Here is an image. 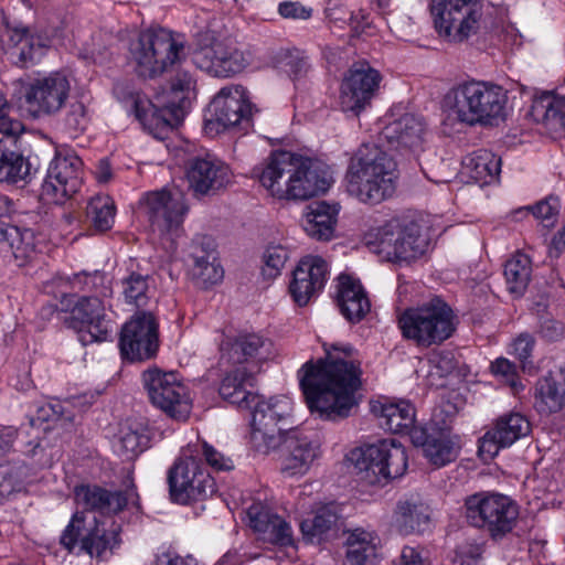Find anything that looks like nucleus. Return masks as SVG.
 <instances>
[{
  "mask_svg": "<svg viewBox=\"0 0 565 565\" xmlns=\"http://www.w3.org/2000/svg\"><path fill=\"white\" fill-rule=\"evenodd\" d=\"M323 350L324 359L302 365L299 382L310 412L337 422L349 417L359 405L361 361L350 344L323 343Z\"/></svg>",
  "mask_w": 565,
  "mask_h": 565,
  "instance_id": "1",
  "label": "nucleus"
},
{
  "mask_svg": "<svg viewBox=\"0 0 565 565\" xmlns=\"http://www.w3.org/2000/svg\"><path fill=\"white\" fill-rule=\"evenodd\" d=\"M396 162L375 145H362L350 160L348 192L363 203L376 204L395 191Z\"/></svg>",
  "mask_w": 565,
  "mask_h": 565,
  "instance_id": "2",
  "label": "nucleus"
},
{
  "mask_svg": "<svg viewBox=\"0 0 565 565\" xmlns=\"http://www.w3.org/2000/svg\"><path fill=\"white\" fill-rule=\"evenodd\" d=\"M505 90L492 82L469 81L452 87L444 97V106L458 121L493 125L504 119Z\"/></svg>",
  "mask_w": 565,
  "mask_h": 565,
  "instance_id": "3",
  "label": "nucleus"
},
{
  "mask_svg": "<svg viewBox=\"0 0 565 565\" xmlns=\"http://www.w3.org/2000/svg\"><path fill=\"white\" fill-rule=\"evenodd\" d=\"M457 324L452 308L439 297L407 308L397 318L403 338L424 349L447 341L454 335Z\"/></svg>",
  "mask_w": 565,
  "mask_h": 565,
  "instance_id": "4",
  "label": "nucleus"
},
{
  "mask_svg": "<svg viewBox=\"0 0 565 565\" xmlns=\"http://www.w3.org/2000/svg\"><path fill=\"white\" fill-rule=\"evenodd\" d=\"M130 61L143 78H156L185 60V46L180 35L167 29H149L130 42Z\"/></svg>",
  "mask_w": 565,
  "mask_h": 565,
  "instance_id": "5",
  "label": "nucleus"
},
{
  "mask_svg": "<svg viewBox=\"0 0 565 565\" xmlns=\"http://www.w3.org/2000/svg\"><path fill=\"white\" fill-rule=\"evenodd\" d=\"M195 81L188 71H179L171 79L168 90H162L151 102L136 96L132 107L136 118L150 131L172 128L183 116V109Z\"/></svg>",
  "mask_w": 565,
  "mask_h": 565,
  "instance_id": "6",
  "label": "nucleus"
},
{
  "mask_svg": "<svg viewBox=\"0 0 565 565\" xmlns=\"http://www.w3.org/2000/svg\"><path fill=\"white\" fill-rule=\"evenodd\" d=\"M254 411L250 423L249 444L260 454L268 455L279 447L287 428L291 424L292 401L285 396H274L268 399L253 402Z\"/></svg>",
  "mask_w": 565,
  "mask_h": 565,
  "instance_id": "7",
  "label": "nucleus"
},
{
  "mask_svg": "<svg viewBox=\"0 0 565 565\" xmlns=\"http://www.w3.org/2000/svg\"><path fill=\"white\" fill-rule=\"evenodd\" d=\"M469 524L486 530L493 540L512 532L519 518V507L510 497L498 492H478L465 500Z\"/></svg>",
  "mask_w": 565,
  "mask_h": 565,
  "instance_id": "8",
  "label": "nucleus"
},
{
  "mask_svg": "<svg viewBox=\"0 0 565 565\" xmlns=\"http://www.w3.org/2000/svg\"><path fill=\"white\" fill-rule=\"evenodd\" d=\"M120 526L113 520L87 521L83 512H76L63 531L60 543L68 552L76 546L90 557L105 558L119 544Z\"/></svg>",
  "mask_w": 565,
  "mask_h": 565,
  "instance_id": "9",
  "label": "nucleus"
},
{
  "mask_svg": "<svg viewBox=\"0 0 565 565\" xmlns=\"http://www.w3.org/2000/svg\"><path fill=\"white\" fill-rule=\"evenodd\" d=\"M361 479L370 484L402 477L407 469V454L395 439H384L366 445L350 454Z\"/></svg>",
  "mask_w": 565,
  "mask_h": 565,
  "instance_id": "10",
  "label": "nucleus"
},
{
  "mask_svg": "<svg viewBox=\"0 0 565 565\" xmlns=\"http://www.w3.org/2000/svg\"><path fill=\"white\" fill-rule=\"evenodd\" d=\"M140 206L152 232L173 248L177 238L183 234V222L189 212L185 195L179 190H156L143 195Z\"/></svg>",
  "mask_w": 565,
  "mask_h": 565,
  "instance_id": "11",
  "label": "nucleus"
},
{
  "mask_svg": "<svg viewBox=\"0 0 565 565\" xmlns=\"http://www.w3.org/2000/svg\"><path fill=\"white\" fill-rule=\"evenodd\" d=\"M435 28L449 42L461 43L483 28L480 0H433Z\"/></svg>",
  "mask_w": 565,
  "mask_h": 565,
  "instance_id": "12",
  "label": "nucleus"
},
{
  "mask_svg": "<svg viewBox=\"0 0 565 565\" xmlns=\"http://www.w3.org/2000/svg\"><path fill=\"white\" fill-rule=\"evenodd\" d=\"M169 494L178 504L203 501L216 491L214 479L207 470L184 449L168 470Z\"/></svg>",
  "mask_w": 565,
  "mask_h": 565,
  "instance_id": "13",
  "label": "nucleus"
},
{
  "mask_svg": "<svg viewBox=\"0 0 565 565\" xmlns=\"http://www.w3.org/2000/svg\"><path fill=\"white\" fill-rule=\"evenodd\" d=\"M192 61L200 70L215 77H231L248 67L253 62L249 51L232 41H220L210 32L201 34Z\"/></svg>",
  "mask_w": 565,
  "mask_h": 565,
  "instance_id": "14",
  "label": "nucleus"
},
{
  "mask_svg": "<svg viewBox=\"0 0 565 565\" xmlns=\"http://www.w3.org/2000/svg\"><path fill=\"white\" fill-rule=\"evenodd\" d=\"M142 382L154 406L178 420L189 417L192 401L188 387L174 372L148 370L142 374Z\"/></svg>",
  "mask_w": 565,
  "mask_h": 565,
  "instance_id": "15",
  "label": "nucleus"
},
{
  "mask_svg": "<svg viewBox=\"0 0 565 565\" xmlns=\"http://www.w3.org/2000/svg\"><path fill=\"white\" fill-rule=\"evenodd\" d=\"M71 90L68 75L55 71L33 78L25 87L24 102L34 118L54 116L65 106Z\"/></svg>",
  "mask_w": 565,
  "mask_h": 565,
  "instance_id": "16",
  "label": "nucleus"
},
{
  "mask_svg": "<svg viewBox=\"0 0 565 565\" xmlns=\"http://www.w3.org/2000/svg\"><path fill=\"white\" fill-rule=\"evenodd\" d=\"M382 75L367 62L354 63L344 74L339 95V105L345 113L359 116L376 95Z\"/></svg>",
  "mask_w": 565,
  "mask_h": 565,
  "instance_id": "17",
  "label": "nucleus"
},
{
  "mask_svg": "<svg viewBox=\"0 0 565 565\" xmlns=\"http://www.w3.org/2000/svg\"><path fill=\"white\" fill-rule=\"evenodd\" d=\"M158 328V321L151 312H137L122 327L119 340L121 356L130 362L153 358L159 348Z\"/></svg>",
  "mask_w": 565,
  "mask_h": 565,
  "instance_id": "18",
  "label": "nucleus"
},
{
  "mask_svg": "<svg viewBox=\"0 0 565 565\" xmlns=\"http://www.w3.org/2000/svg\"><path fill=\"white\" fill-rule=\"evenodd\" d=\"M81 173L82 160L75 153L56 151L42 185V195L54 203H63L79 190Z\"/></svg>",
  "mask_w": 565,
  "mask_h": 565,
  "instance_id": "19",
  "label": "nucleus"
},
{
  "mask_svg": "<svg viewBox=\"0 0 565 565\" xmlns=\"http://www.w3.org/2000/svg\"><path fill=\"white\" fill-rule=\"evenodd\" d=\"M70 327L77 331L83 345L106 341L111 330L106 319L105 300L81 297L71 310Z\"/></svg>",
  "mask_w": 565,
  "mask_h": 565,
  "instance_id": "20",
  "label": "nucleus"
},
{
  "mask_svg": "<svg viewBox=\"0 0 565 565\" xmlns=\"http://www.w3.org/2000/svg\"><path fill=\"white\" fill-rule=\"evenodd\" d=\"M189 189L194 196L211 195L225 189L232 179L230 167L213 154L191 158L185 168Z\"/></svg>",
  "mask_w": 565,
  "mask_h": 565,
  "instance_id": "21",
  "label": "nucleus"
},
{
  "mask_svg": "<svg viewBox=\"0 0 565 565\" xmlns=\"http://www.w3.org/2000/svg\"><path fill=\"white\" fill-rule=\"evenodd\" d=\"M279 452L280 471L288 476H302L320 455V444L299 430H290L276 449Z\"/></svg>",
  "mask_w": 565,
  "mask_h": 565,
  "instance_id": "22",
  "label": "nucleus"
},
{
  "mask_svg": "<svg viewBox=\"0 0 565 565\" xmlns=\"http://www.w3.org/2000/svg\"><path fill=\"white\" fill-rule=\"evenodd\" d=\"M530 433L531 424L524 415L521 413L504 414L480 438L479 455L484 460L493 459L501 449L512 446Z\"/></svg>",
  "mask_w": 565,
  "mask_h": 565,
  "instance_id": "23",
  "label": "nucleus"
},
{
  "mask_svg": "<svg viewBox=\"0 0 565 565\" xmlns=\"http://www.w3.org/2000/svg\"><path fill=\"white\" fill-rule=\"evenodd\" d=\"M210 111L215 121L224 128L243 125L250 126L253 106L246 89L241 85L223 87L212 99Z\"/></svg>",
  "mask_w": 565,
  "mask_h": 565,
  "instance_id": "24",
  "label": "nucleus"
},
{
  "mask_svg": "<svg viewBox=\"0 0 565 565\" xmlns=\"http://www.w3.org/2000/svg\"><path fill=\"white\" fill-rule=\"evenodd\" d=\"M295 162L288 200H308L330 188L332 177L326 163L297 154Z\"/></svg>",
  "mask_w": 565,
  "mask_h": 565,
  "instance_id": "25",
  "label": "nucleus"
},
{
  "mask_svg": "<svg viewBox=\"0 0 565 565\" xmlns=\"http://www.w3.org/2000/svg\"><path fill=\"white\" fill-rule=\"evenodd\" d=\"M2 47L13 63L28 66L43 56L47 40L33 34L26 26L7 24L0 34Z\"/></svg>",
  "mask_w": 565,
  "mask_h": 565,
  "instance_id": "26",
  "label": "nucleus"
},
{
  "mask_svg": "<svg viewBox=\"0 0 565 565\" xmlns=\"http://www.w3.org/2000/svg\"><path fill=\"white\" fill-rule=\"evenodd\" d=\"M327 262L320 256L303 257L292 273L289 291L299 306H306L311 297L320 291L327 281Z\"/></svg>",
  "mask_w": 565,
  "mask_h": 565,
  "instance_id": "27",
  "label": "nucleus"
},
{
  "mask_svg": "<svg viewBox=\"0 0 565 565\" xmlns=\"http://www.w3.org/2000/svg\"><path fill=\"white\" fill-rule=\"evenodd\" d=\"M77 504L87 510L98 511L103 514H117L128 504L138 499L135 486L125 491H109L98 486L81 484L74 489Z\"/></svg>",
  "mask_w": 565,
  "mask_h": 565,
  "instance_id": "28",
  "label": "nucleus"
},
{
  "mask_svg": "<svg viewBox=\"0 0 565 565\" xmlns=\"http://www.w3.org/2000/svg\"><path fill=\"white\" fill-rule=\"evenodd\" d=\"M295 160L296 154L290 151H275L257 173L260 184L274 198L288 200Z\"/></svg>",
  "mask_w": 565,
  "mask_h": 565,
  "instance_id": "29",
  "label": "nucleus"
},
{
  "mask_svg": "<svg viewBox=\"0 0 565 565\" xmlns=\"http://www.w3.org/2000/svg\"><path fill=\"white\" fill-rule=\"evenodd\" d=\"M222 359L227 363L243 364L264 361L273 355V342L257 333L239 334L222 344Z\"/></svg>",
  "mask_w": 565,
  "mask_h": 565,
  "instance_id": "30",
  "label": "nucleus"
},
{
  "mask_svg": "<svg viewBox=\"0 0 565 565\" xmlns=\"http://www.w3.org/2000/svg\"><path fill=\"white\" fill-rule=\"evenodd\" d=\"M426 124L415 114H404L390 121L382 130V138L395 149H417L425 139Z\"/></svg>",
  "mask_w": 565,
  "mask_h": 565,
  "instance_id": "31",
  "label": "nucleus"
},
{
  "mask_svg": "<svg viewBox=\"0 0 565 565\" xmlns=\"http://www.w3.org/2000/svg\"><path fill=\"white\" fill-rule=\"evenodd\" d=\"M341 206L337 202L316 201L305 207L302 227L313 239L328 242L334 237Z\"/></svg>",
  "mask_w": 565,
  "mask_h": 565,
  "instance_id": "32",
  "label": "nucleus"
},
{
  "mask_svg": "<svg viewBox=\"0 0 565 565\" xmlns=\"http://www.w3.org/2000/svg\"><path fill=\"white\" fill-rule=\"evenodd\" d=\"M249 525L273 544L290 546L294 544L291 526L279 515L271 513L262 503H253L247 509Z\"/></svg>",
  "mask_w": 565,
  "mask_h": 565,
  "instance_id": "33",
  "label": "nucleus"
},
{
  "mask_svg": "<svg viewBox=\"0 0 565 565\" xmlns=\"http://www.w3.org/2000/svg\"><path fill=\"white\" fill-rule=\"evenodd\" d=\"M338 306L350 322H360L371 310V302L359 279L349 275L338 278Z\"/></svg>",
  "mask_w": 565,
  "mask_h": 565,
  "instance_id": "34",
  "label": "nucleus"
},
{
  "mask_svg": "<svg viewBox=\"0 0 565 565\" xmlns=\"http://www.w3.org/2000/svg\"><path fill=\"white\" fill-rule=\"evenodd\" d=\"M371 412L379 418L381 427L393 434L408 433L415 425V407L405 399L372 402Z\"/></svg>",
  "mask_w": 565,
  "mask_h": 565,
  "instance_id": "35",
  "label": "nucleus"
},
{
  "mask_svg": "<svg viewBox=\"0 0 565 565\" xmlns=\"http://www.w3.org/2000/svg\"><path fill=\"white\" fill-rule=\"evenodd\" d=\"M531 116L556 137H565V96L544 92L535 97Z\"/></svg>",
  "mask_w": 565,
  "mask_h": 565,
  "instance_id": "36",
  "label": "nucleus"
},
{
  "mask_svg": "<svg viewBox=\"0 0 565 565\" xmlns=\"http://www.w3.org/2000/svg\"><path fill=\"white\" fill-rule=\"evenodd\" d=\"M536 407L541 413H555L565 406V370L550 373L537 381Z\"/></svg>",
  "mask_w": 565,
  "mask_h": 565,
  "instance_id": "37",
  "label": "nucleus"
},
{
  "mask_svg": "<svg viewBox=\"0 0 565 565\" xmlns=\"http://www.w3.org/2000/svg\"><path fill=\"white\" fill-rule=\"evenodd\" d=\"M430 522L428 505L419 501H404L397 504L394 524L401 534L422 533Z\"/></svg>",
  "mask_w": 565,
  "mask_h": 565,
  "instance_id": "38",
  "label": "nucleus"
},
{
  "mask_svg": "<svg viewBox=\"0 0 565 565\" xmlns=\"http://www.w3.org/2000/svg\"><path fill=\"white\" fill-rule=\"evenodd\" d=\"M253 376L245 366L237 367L228 372L222 380L218 392L220 395L239 407H252L257 396L246 390V385H252Z\"/></svg>",
  "mask_w": 565,
  "mask_h": 565,
  "instance_id": "39",
  "label": "nucleus"
},
{
  "mask_svg": "<svg viewBox=\"0 0 565 565\" xmlns=\"http://www.w3.org/2000/svg\"><path fill=\"white\" fill-rule=\"evenodd\" d=\"M399 223L396 220L387 221L385 224L371 227L363 236L365 246L372 252L382 256L385 260H396V236L399 233Z\"/></svg>",
  "mask_w": 565,
  "mask_h": 565,
  "instance_id": "40",
  "label": "nucleus"
},
{
  "mask_svg": "<svg viewBox=\"0 0 565 565\" xmlns=\"http://www.w3.org/2000/svg\"><path fill=\"white\" fill-rule=\"evenodd\" d=\"M191 257L193 259L191 274L198 285L207 287L222 280L224 271L217 262L214 248L205 249L195 246Z\"/></svg>",
  "mask_w": 565,
  "mask_h": 565,
  "instance_id": "41",
  "label": "nucleus"
},
{
  "mask_svg": "<svg viewBox=\"0 0 565 565\" xmlns=\"http://www.w3.org/2000/svg\"><path fill=\"white\" fill-rule=\"evenodd\" d=\"M463 163L470 178L480 184L493 182L501 171V158L486 149L466 157Z\"/></svg>",
  "mask_w": 565,
  "mask_h": 565,
  "instance_id": "42",
  "label": "nucleus"
},
{
  "mask_svg": "<svg viewBox=\"0 0 565 565\" xmlns=\"http://www.w3.org/2000/svg\"><path fill=\"white\" fill-rule=\"evenodd\" d=\"M395 245V262H411L425 253L428 242L426 237L420 234L418 225L409 224L399 228Z\"/></svg>",
  "mask_w": 565,
  "mask_h": 565,
  "instance_id": "43",
  "label": "nucleus"
},
{
  "mask_svg": "<svg viewBox=\"0 0 565 565\" xmlns=\"http://www.w3.org/2000/svg\"><path fill=\"white\" fill-rule=\"evenodd\" d=\"M148 445V437L140 424L126 422L118 435L115 445L116 452L125 460L138 457Z\"/></svg>",
  "mask_w": 565,
  "mask_h": 565,
  "instance_id": "44",
  "label": "nucleus"
},
{
  "mask_svg": "<svg viewBox=\"0 0 565 565\" xmlns=\"http://www.w3.org/2000/svg\"><path fill=\"white\" fill-rule=\"evenodd\" d=\"M9 244L14 258L20 265L32 259L36 254V244L34 232L30 228H21L18 226H7L0 232Z\"/></svg>",
  "mask_w": 565,
  "mask_h": 565,
  "instance_id": "45",
  "label": "nucleus"
},
{
  "mask_svg": "<svg viewBox=\"0 0 565 565\" xmlns=\"http://www.w3.org/2000/svg\"><path fill=\"white\" fill-rule=\"evenodd\" d=\"M30 174V164L22 153L0 141V182L18 183Z\"/></svg>",
  "mask_w": 565,
  "mask_h": 565,
  "instance_id": "46",
  "label": "nucleus"
},
{
  "mask_svg": "<svg viewBox=\"0 0 565 565\" xmlns=\"http://www.w3.org/2000/svg\"><path fill=\"white\" fill-rule=\"evenodd\" d=\"M340 509L335 503H330L319 508L312 520H303L300 523V530L309 541L319 539L330 532L338 523Z\"/></svg>",
  "mask_w": 565,
  "mask_h": 565,
  "instance_id": "47",
  "label": "nucleus"
},
{
  "mask_svg": "<svg viewBox=\"0 0 565 565\" xmlns=\"http://www.w3.org/2000/svg\"><path fill=\"white\" fill-rule=\"evenodd\" d=\"M532 264L527 255L515 253L504 266V277L511 294L521 296L531 279Z\"/></svg>",
  "mask_w": 565,
  "mask_h": 565,
  "instance_id": "48",
  "label": "nucleus"
},
{
  "mask_svg": "<svg viewBox=\"0 0 565 565\" xmlns=\"http://www.w3.org/2000/svg\"><path fill=\"white\" fill-rule=\"evenodd\" d=\"M32 469L24 463H1L0 465V501L14 492L25 489L32 479Z\"/></svg>",
  "mask_w": 565,
  "mask_h": 565,
  "instance_id": "49",
  "label": "nucleus"
},
{
  "mask_svg": "<svg viewBox=\"0 0 565 565\" xmlns=\"http://www.w3.org/2000/svg\"><path fill=\"white\" fill-rule=\"evenodd\" d=\"M70 282L72 289L90 294L86 297H98L105 300L113 294L109 279L105 273L99 270L75 274Z\"/></svg>",
  "mask_w": 565,
  "mask_h": 565,
  "instance_id": "50",
  "label": "nucleus"
},
{
  "mask_svg": "<svg viewBox=\"0 0 565 565\" xmlns=\"http://www.w3.org/2000/svg\"><path fill=\"white\" fill-rule=\"evenodd\" d=\"M86 214L95 230L108 231L115 221V203L108 195H96L88 202Z\"/></svg>",
  "mask_w": 565,
  "mask_h": 565,
  "instance_id": "51",
  "label": "nucleus"
},
{
  "mask_svg": "<svg viewBox=\"0 0 565 565\" xmlns=\"http://www.w3.org/2000/svg\"><path fill=\"white\" fill-rule=\"evenodd\" d=\"M184 450L194 456L195 460H199L200 463L201 459L204 458L206 463L214 470L228 471L234 468L233 460L230 457H225L205 440L198 439L195 443L189 444Z\"/></svg>",
  "mask_w": 565,
  "mask_h": 565,
  "instance_id": "52",
  "label": "nucleus"
},
{
  "mask_svg": "<svg viewBox=\"0 0 565 565\" xmlns=\"http://www.w3.org/2000/svg\"><path fill=\"white\" fill-rule=\"evenodd\" d=\"M149 277L131 273L121 280V295L127 303L143 307L148 303Z\"/></svg>",
  "mask_w": 565,
  "mask_h": 565,
  "instance_id": "53",
  "label": "nucleus"
},
{
  "mask_svg": "<svg viewBox=\"0 0 565 565\" xmlns=\"http://www.w3.org/2000/svg\"><path fill=\"white\" fill-rule=\"evenodd\" d=\"M425 457L435 466H445L454 461L457 450L454 443L444 434L436 435V438L426 444Z\"/></svg>",
  "mask_w": 565,
  "mask_h": 565,
  "instance_id": "54",
  "label": "nucleus"
},
{
  "mask_svg": "<svg viewBox=\"0 0 565 565\" xmlns=\"http://www.w3.org/2000/svg\"><path fill=\"white\" fill-rule=\"evenodd\" d=\"M380 539L375 532L364 529H354L347 539V552L352 553H377Z\"/></svg>",
  "mask_w": 565,
  "mask_h": 565,
  "instance_id": "55",
  "label": "nucleus"
},
{
  "mask_svg": "<svg viewBox=\"0 0 565 565\" xmlns=\"http://www.w3.org/2000/svg\"><path fill=\"white\" fill-rule=\"evenodd\" d=\"M289 257L287 248L281 245L268 246L264 253L263 274L269 278L279 275Z\"/></svg>",
  "mask_w": 565,
  "mask_h": 565,
  "instance_id": "56",
  "label": "nucleus"
},
{
  "mask_svg": "<svg viewBox=\"0 0 565 565\" xmlns=\"http://www.w3.org/2000/svg\"><path fill=\"white\" fill-rule=\"evenodd\" d=\"M89 122L87 108L83 102L76 100L70 104L64 115V125L71 132L84 131Z\"/></svg>",
  "mask_w": 565,
  "mask_h": 565,
  "instance_id": "57",
  "label": "nucleus"
},
{
  "mask_svg": "<svg viewBox=\"0 0 565 565\" xmlns=\"http://www.w3.org/2000/svg\"><path fill=\"white\" fill-rule=\"evenodd\" d=\"M561 210V201L557 196H548L532 207L533 215L542 222L545 227H553Z\"/></svg>",
  "mask_w": 565,
  "mask_h": 565,
  "instance_id": "58",
  "label": "nucleus"
},
{
  "mask_svg": "<svg viewBox=\"0 0 565 565\" xmlns=\"http://www.w3.org/2000/svg\"><path fill=\"white\" fill-rule=\"evenodd\" d=\"M11 105L0 89V132L6 136H18L23 131V124L10 116Z\"/></svg>",
  "mask_w": 565,
  "mask_h": 565,
  "instance_id": "59",
  "label": "nucleus"
},
{
  "mask_svg": "<svg viewBox=\"0 0 565 565\" xmlns=\"http://www.w3.org/2000/svg\"><path fill=\"white\" fill-rule=\"evenodd\" d=\"M493 374L501 375L510 384L513 390H518L520 384L516 381V369L515 365L504 358L497 359L491 364Z\"/></svg>",
  "mask_w": 565,
  "mask_h": 565,
  "instance_id": "60",
  "label": "nucleus"
},
{
  "mask_svg": "<svg viewBox=\"0 0 565 565\" xmlns=\"http://www.w3.org/2000/svg\"><path fill=\"white\" fill-rule=\"evenodd\" d=\"M534 343V338L532 335L521 333L512 343V353L521 362H525L531 356Z\"/></svg>",
  "mask_w": 565,
  "mask_h": 565,
  "instance_id": "61",
  "label": "nucleus"
},
{
  "mask_svg": "<svg viewBox=\"0 0 565 565\" xmlns=\"http://www.w3.org/2000/svg\"><path fill=\"white\" fill-rule=\"evenodd\" d=\"M391 565H427V562L417 547L404 546Z\"/></svg>",
  "mask_w": 565,
  "mask_h": 565,
  "instance_id": "62",
  "label": "nucleus"
},
{
  "mask_svg": "<svg viewBox=\"0 0 565 565\" xmlns=\"http://www.w3.org/2000/svg\"><path fill=\"white\" fill-rule=\"evenodd\" d=\"M565 327L562 322L547 318L541 322L540 333L548 341H556L564 335Z\"/></svg>",
  "mask_w": 565,
  "mask_h": 565,
  "instance_id": "63",
  "label": "nucleus"
},
{
  "mask_svg": "<svg viewBox=\"0 0 565 565\" xmlns=\"http://www.w3.org/2000/svg\"><path fill=\"white\" fill-rule=\"evenodd\" d=\"M430 362L439 371L441 376L451 373L457 366L454 354L450 351H440L434 354Z\"/></svg>",
  "mask_w": 565,
  "mask_h": 565,
  "instance_id": "64",
  "label": "nucleus"
}]
</instances>
